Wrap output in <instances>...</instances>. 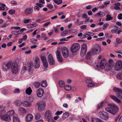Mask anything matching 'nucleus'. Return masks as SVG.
<instances>
[{"label": "nucleus", "mask_w": 122, "mask_h": 122, "mask_svg": "<svg viewBox=\"0 0 122 122\" xmlns=\"http://www.w3.org/2000/svg\"><path fill=\"white\" fill-rule=\"evenodd\" d=\"M114 91L117 94V96L120 95L122 94V90L117 87H114L113 88Z\"/></svg>", "instance_id": "nucleus-17"}, {"label": "nucleus", "mask_w": 122, "mask_h": 122, "mask_svg": "<svg viewBox=\"0 0 122 122\" xmlns=\"http://www.w3.org/2000/svg\"><path fill=\"white\" fill-rule=\"evenodd\" d=\"M33 117L32 115L31 114H29L26 116L25 120L27 122H30L33 119Z\"/></svg>", "instance_id": "nucleus-19"}, {"label": "nucleus", "mask_w": 122, "mask_h": 122, "mask_svg": "<svg viewBox=\"0 0 122 122\" xmlns=\"http://www.w3.org/2000/svg\"><path fill=\"white\" fill-rule=\"evenodd\" d=\"M44 94V90L41 88H39L36 92L37 96L39 97H42Z\"/></svg>", "instance_id": "nucleus-13"}, {"label": "nucleus", "mask_w": 122, "mask_h": 122, "mask_svg": "<svg viewBox=\"0 0 122 122\" xmlns=\"http://www.w3.org/2000/svg\"><path fill=\"white\" fill-rule=\"evenodd\" d=\"M15 11L14 10H10L9 11V13L11 15H13L14 14Z\"/></svg>", "instance_id": "nucleus-50"}, {"label": "nucleus", "mask_w": 122, "mask_h": 122, "mask_svg": "<svg viewBox=\"0 0 122 122\" xmlns=\"http://www.w3.org/2000/svg\"><path fill=\"white\" fill-rule=\"evenodd\" d=\"M14 122H19V118L16 117H14L13 119Z\"/></svg>", "instance_id": "nucleus-38"}, {"label": "nucleus", "mask_w": 122, "mask_h": 122, "mask_svg": "<svg viewBox=\"0 0 122 122\" xmlns=\"http://www.w3.org/2000/svg\"><path fill=\"white\" fill-rule=\"evenodd\" d=\"M94 85L95 84L91 82L88 83L87 86L88 87H91L94 86Z\"/></svg>", "instance_id": "nucleus-45"}, {"label": "nucleus", "mask_w": 122, "mask_h": 122, "mask_svg": "<svg viewBox=\"0 0 122 122\" xmlns=\"http://www.w3.org/2000/svg\"><path fill=\"white\" fill-rule=\"evenodd\" d=\"M26 112V110L24 108L22 107H20L18 109L19 113L20 114L24 113Z\"/></svg>", "instance_id": "nucleus-23"}, {"label": "nucleus", "mask_w": 122, "mask_h": 122, "mask_svg": "<svg viewBox=\"0 0 122 122\" xmlns=\"http://www.w3.org/2000/svg\"><path fill=\"white\" fill-rule=\"evenodd\" d=\"M72 88V86L69 85H66L64 86L65 89L67 91H69L71 90Z\"/></svg>", "instance_id": "nucleus-26"}, {"label": "nucleus", "mask_w": 122, "mask_h": 122, "mask_svg": "<svg viewBox=\"0 0 122 122\" xmlns=\"http://www.w3.org/2000/svg\"><path fill=\"white\" fill-rule=\"evenodd\" d=\"M110 97L111 98L118 103H119L121 102L120 100L114 96H111Z\"/></svg>", "instance_id": "nucleus-24"}, {"label": "nucleus", "mask_w": 122, "mask_h": 122, "mask_svg": "<svg viewBox=\"0 0 122 122\" xmlns=\"http://www.w3.org/2000/svg\"><path fill=\"white\" fill-rule=\"evenodd\" d=\"M41 117V116L40 114L38 113L36 114L35 116V117L36 119H38Z\"/></svg>", "instance_id": "nucleus-48"}, {"label": "nucleus", "mask_w": 122, "mask_h": 122, "mask_svg": "<svg viewBox=\"0 0 122 122\" xmlns=\"http://www.w3.org/2000/svg\"><path fill=\"white\" fill-rule=\"evenodd\" d=\"M69 113L68 112H66L63 114L62 118L63 119L66 118L69 116Z\"/></svg>", "instance_id": "nucleus-33"}, {"label": "nucleus", "mask_w": 122, "mask_h": 122, "mask_svg": "<svg viewBox=\"0 0 122 122\" xmlns=\"http://www.w3.org/2000/svg\"><path fill=\"white\" fill-rule=\"evenodd\" d=\"M110 75L112 76H114L116 74V72L114 70H112L110 72Z\"/></svg>", "instance_id": "nucleus-44"}, {"label": "nucleus", "mask_w": 122, "mask_h": 122, "mask_svg": "<svg viewBox=\"0 0 122 122\" xmlns=\"http://www.w3.org/2000/svg\"><path fill=\"white\" fill-rule=\"evenodd\" d=\"M105 15L106 14L104 12L99 11L98 13L95 14V17L99 16L102 17L105 16Z\"/></svg>", "instance_id": "nucleus-20"}, {"label": "nucleus", "mask_w": 122, "mask_h": 122, "mask_svg": "<svg viewBox=\"0 0 122 122\" xmlns=\"http://www.w3.org/2000/svg\"><path fill=\"white\" fill-rule=\"evenodd\" d=\"M33 67V63L32 62H30L29 63L28 68V71L29 72H32L33 70H32V67Z\"/></svg>", "instance_id": "nucleus-28"}, {"label": "nucleus", "mask_w": 122, "mask_h": 122, "mask_svg": "<svg viewBox=\"0 0 122 122\" xmlns=\"http://www.w3.org/2000/svg\"><path fill=\"white\" fill-rule=\"evenodd\" d=\"M48 62L51 65L54 64L55 61L54 60L51 54H49L48 56Z\"/></svg>", "instance_id": "nucleus-14"}, {"label": "nucleus", "mask_w": 122, "mask_h": 122, "mask_svg": "<svg viewBox=\"0 0 122 122\" xmlns=\"http://www.w3.org/2000/svg\"><path fill=\"white\" fill-rule=\"evenodd\" d=\"M116 77L118 79L122 80V72H121L117 74Z\"/></svg>", "instance_id": "nucleus-31"}, {"label": "nucleus", "mask_w": 122, "mask_h": 122, "mask_svg": "<svg viewBox=\"0 0 122 122\" xmlns=\"http://www.w3.org/2000/svg\"><path fill=\"white\" fill-rule=\"evenodd\" d=\"M116 41L117 43L119 44L121 43L122 42L121 40L120 39L118 38H117L116 39Z\"/></svg>", "instance_id": "nucleus-60"}, {"label": "nucleus", "mask_w": 122, "mask_h": 122, "mask_svg": "<svg viewBox=\"0 0 122 122\" xmlns=\"http://www.w3.org/2000/svg\"><path fill=\"white\" fill-rule=\"evenodd\" d=\"M33 9L30 7H28L24 10V13L25 14L29 15L31 14L33 12Z\"/></svg>", "instance_id": "nucleus-16"}, {"label": "nucleus", "mask_w": 122, "mask_h": 122, "mask_svg": "<svg viewBox=\"0 0 122 122\" xmlns=\"http://www.w3.org/2000/svg\"><path fill=\"white\" fill-rule=\"evenodd\" d=\"M38 110L39 111H42L45 108L46 104L44 102H41L38 104Z\"/></svg>", "instance_id": "nucleus-9"}, {"label": "nucleus", "mask_w": 122, "mask_h": 122, "mask_svg": "<svg viewBox=\"0 0 122 122\" xmlns=\"http://www.w3.org/2000/svg\"><path fill=\"white\" fill-rule=\"evenodd\" d=\"M51 24V22H46L43 25V26L44 27H47L50 24Z\"/></svg>", "instance_id": "nucleus-51"}, {"label": "nucleus", "mask_w": 122, "mask_h": 122, "mask_svg": "<svg viewBox=\"0 0 122 122\" xmlns=\"http://www.w3.org/2000/svg\"><path fill=\"white\" fill-rule=\"evenodd\" d=\"M1 119L6 121L9 122L10 121L11 118L10 116L6 114L1 116Z\"/></svg>", "instance_id": "nucleus-15"}, {"label": "nucleus", "mask_w": 122, "mask_h": 122, "mask_svg": "<svg viewBox=\"0 0 122 122\" xmlns=\"http://www.w3.org/2000/svg\"><path fill=\"white\" fill-rule=\"evenodd\" d=\"M114 69L116 71L120 70L122 68V61L121 60L117 61L114 67Z\"/></svg>", "instance_id": "nucleus-8"}, {"label": "nucleus", "mask_w": 122, "mask_h": 122, "mask_svg": "<svg viewBox=\"0 0 122 122\" xmlns=\"http://www.w3.org/2000/svg\"><path fill=\"white\" fill-rule=\"evenodd\" d=\"M63 112V111H57L55 113V115H59L61 114Z\"/></svg>", "instance_id": "nucleus-53"}, {"label": "nucleus", "mask_w": 122, "mask_h": 122, "mask_svg": "<svg viewBox=\"0 0 122 122\" xmlns=\"http://www.w3.org/2000/svg\"><path fill=\"white\" fill-rule=\"evenodd\" d=\"M69 32V31L68 30L64 31L61 33V36H64L68 33Z\"/></svg>", "instance_id": "nucleus-37"}, {"label": "nucleus", "mask_w": 122, "mask_h": 122, "mask_svg": "<svg viewBox=\"0 0 122 122\" xmlns=\"http://www.w3.org/2000/svg\"><path fill=\"white\" fill-rule=\"evenodd\" d=\"M27 70V68L26 66H24L22 68L20 73L22 74H23L26 72Z\"/></svg>", "instance_id": "nucleus-27"}, {"label": "nucleus", "mask_w": 122, "mask_h": 122, "mask_svg": "<svg viewBox=\"0 0 122 122\" xmlns=\"http://www.w3.org/2000/svg\"><path fill=\"white\" fill-rule=\"evenodd\" d=\"M36 5H37L38 7H41L43 6V5L42 4H40L39 3H37L36 4Z\"/></svg>", "instance_id": "nucleus-59"}, {"label": "nucleus", "mask_w": 122, "mask_h": 122, "mask_svg": "<svg viewBox=\"0 0 122 122\" xmlns=\"http://www.w3.org/2000/svg\"><path fill=\"white\" fill-rule=\"evenodd\" d=\"M117 18L119 20H121L122 19V14L120 13L118 14Z\"/></svg>", "instance_id": "nucleus-55"}, {"label": "nucleus", "mask_w": 122, "mask_h": 122, "mask_svg": "<svg viewBox=\"0 0 122 122\" xmlns=\"http://www.w3.org/2000/svg\"><path fill=\"white\" fill-rule=\"evenodd\" d=\"M19 66L16 63H13L11 66V71L12 73L14 74H15L18 72Z\"/></svg>", "instance_id": "nucleus-4"}, {"label": "nucleus", "mask_w": 122, "mask_h": 122, "mask_svg": "<svg viewBox=\"0 0 122 122\" xmlns=\"http://www.w3.org/2000/svg\"><path fill=\"white\" fill-rule=\"evenodd\" d=\"M51 115V112L49 110L46 111L45 113V117L49 122H51L52 120Z\"/></svg>", "instance_id": "nucleus-6"}, {"label": "nucleus", "mask_w": 122, "mask_h": 122, "mask_svg": "<svg viewBox=\"0 0 122 122\" xmlns=\"http://www.w3.org/2000/svg\"><path fill=\"white\" fill-rule=\"evenodd\" d=\"M45 68H47L48 66V64L47 61L42 62Z\"/></svg>", "instance_id": "nucleus-41"}, {"label": "nucleus", "mask_w": 122, "mask_h": 122, "mask_svg": "<svg viewBox=\"0 0 122 122\" xmlns=\"http://www.w3.org/2000/svg\"><path fill=\"white\" fill-rule=\"evenodd\" d=\"M113 66L112 65H110L109 64H107L105 68L106 71H110L113 67Z\"/></svg>", "instance_id": "nucleus-22"}, {"label": "nucleus", "mask_w": 122, "mask_h": 122, "mask_svg": "<svg viewBox=\"0 0 122 122\" xmlns=\"http://www.w3.org/2000/svg\"><path fill=\"white\" fill-rule=\"evenodd\" d=\"M57 59L59 62H62L63 61V59L62 56L58 57L57 58Z\"/></svg>", "instance_id": "nucleus-47"}, {"label": "nucleus", "mask_w": 122, "mask_h": 122, "mask_svg": "<svg viewBox=\"0 0 122 122\" xmlns=\"http://www.w3.org/2000/svg\"><path fill=\"white\" fill-rule=\"evenodd\" d=\"M40 85V83L39 82H35L34 84L36 88L38 87Z\"/></svg>", "instance_id": "nucleus-49"}, {"label": "nucleus", "mask_w": 122, "mask_h": 122, "mask_svg": "<svg viewBox=\"0 0 122 122\" xmlns=\"http://www.w3.org/2000/svg\"><path fill=\"white\" fill-rule=\"evenodd\" d=\"M117 30L115 29V28H114L111 30V31L112 33H115L116 32Z\"/></svg>", "instance_id": "nucleus-57"}, {"label": "nucleus", "mask_w": 122, "mask_h": 122, "mask_svg": "<svg viewBox=\"0 0 122 122\" xmlns=\"http://www.w3.org/2000/svg\"><path fill=\"white\" fill-rule=\"evenodd\" d=\"M40 63L38 58H36L35 60V67L36 68H38L40 66Z\"/></svg>", "instance_id": "nucleus-18"}, {"label": "nucleus", "mask_w": 122, "mask_h": 122, "mask_svg": "<svg viewBox=\"0 0 122 122\" xmlns=\"http://www.w3.org/2000/svg\"><path fill=\"white\" fill-rule=\"evenodd\" d=\"M80 48L79 44L78 43H75L71 46V51L72 53H75L78 51Z\"/></svg>", "instance_id": "nucleus-3"}, {"label": "nucleus", "mask_w": 122, "mask_h": 122, "mask_svg": "<svg viewBox=\"0 0 122 122\" xmlns=\"http://www.w3.org/2000/svg\"><path fill=\"white\" fill-rule=\"evenodd\" d=\"M20 92V90L18 88H17V89H15L14 91V92L15 93H19Z\"/></svg>", "instance_id": "nucleus-58"}, {"label": "nucleus", "mask_w": 122, "mask_h": 122, "mask_svg": "<svg viewBox=\"0 0 122 122\" xmlns=\"http://www.w3.org/2000/svg\"><path fill=\"white\" fill-rule=\"evenodd\" d=\"M96 122H104L103 121L99 118H96L95 119Z\"/></svg>", "instance_id": "nucleus-54"}, {"label": "nucleus", "mask_w": 122, "mask_h": 122, "mask_svg": "<svg viewBox=\"0 0 122 122\" xmlns=\"http://www.w3.org/2000/svg\"><path fill=\"white\" fill-rule=\"evenodd\" d=\"M57 4H59L61 3L62 1V0H53Z\"/></svg>", "instance_id": "nucleus-39"}, {"label": "nucleus", "mask_w": 122, "mask_h": 122, "mask_svg": "<svg viewBox=\"0 0 122 122\" xmlns=\"http://www.w3.org/2000/svg\"><path fill=\"white\" fill-rule=\"evenodd\" d=\"M25 92L27 94L30 95L32 92V90L30 87L27 88L25 90Z\"/></svg>", "instance_id": "nucleus-25"}, {"label": "nucleus", "mask_w": 122, "mask_h": 122, "mask_svg": "<svg viewBox=\"0 0 122 122\" xmlns=\"http://www.w3.org/2000/svg\"><path fill=\"white\" fill-rule=\"evenodd\" d=\"M99 114L100 117L102 119L107 120L109 118L108 114L106 112L100 111L99 112Z\"/></svg>", "instance_id": "nucleus-7"}, {"label": "nucleus", "mask_w": 122, "mask_h": 122, "mask_svg": "<svg viewBox=\"0 0 122 122\" xmlns=\"http://www.w3.org/2000/svg\"><path fill=\"white\" fill-rule=\"evenodd\" d=\"M47 6L50 9H52L53 7V6L51 4L47 5Z\"/></svg>", "instance_id": "nucleus-56"}, {"label": "nucleus", "mask_w": 122, "mask_h": 122, "mask_svg": "<svg viewBox=\"0 0 122 122\" xmlns=\"http://www.w3.org/2000/svg\"><path fill=\"white\" fill-rule=\"evenodd\" d=\"M106 17L107 18L106 20L107 21L111 20H112L113 18L112 17H111V15L109 14L107 15Z\"/></svg>", "instance_id": "nucleus-36"}, {"label": "nucleus", "mask_w": 122, "mask_h": 122, "mask_svg": "<svg viewBox=\"0 0 122 122\" xmlns=\"http://www.w3.org/2000/svg\"><path fill=\"white\" fill-rule=\"evenodd\" d=\"M108 106L110 107H106L105 110L109 113L114 115L116 114L119 111L118 108L113 104H109L108 105Z\"/></svg>", "instance_id": "nucleus-1"}, {"label": "nucleus", "mask_w": 122, "mask_h": 122, "mask_svg": "<svg viewBox=\"0 0 122 122\" xmlns=\"http://www.w3.org/2000/svg\"><path fill=\"white\" fill-rule=\"evenodd\" d=\"M41 58L42 62L47 61L46 57L44 53L41 54Z\"/></svg>", "instance_id": "nucleus-30"}, {"label": "nucleus", "mask_w": 122, "mask_h": 122, "mask_svg": "<svg viewBox=\"0 0 122 122\" xmlns=\"http://www.w3.org/2000/svg\"><path fill=\"white\" fill-rule=\"evenodd\" d=\"M109 25V24L108 23H106L104 24L103 25V29L105 30L107 29V27Z\"/></svg>", "instance_id": "nucleus-46"}, {"label": "nucleus", "mask_w": 122, "mask_h": 122, "mask_svg": "<svg viewBox=\"0 0 122 122\" xmlns=\"http://www.w3.org/2000/svg\"><path fill=\"white\" fill-rule=\"evenodd\" d=\"M13 63H14L12 62L11 61L8 62L5 65V66H2L3 70L5 71L10 69V67L11 68V66H12Z\"/></svg>", "instance_id": "nucleus-11"}, {"label": "nucleus", "mask_w": 122, "mask_h": 122, "mask_svg": "<svg viewBox=\"0 0 122 122\" xmlns=\"http://www.w3.org/2000/svg\"><path fill=\"white\" fill-rule=\"evenodd\" d=\"M107 63L106 61L104 59H103L101 61L99 65L98 64H95L94 66L97 68L96 69H98L99 67L101 68H102L105 67Z\"/></svg>", "instance_id": "nucleus-10"}, {"label": "nucleus", "mask_w": 122, "mask_h": 122, "mask_svg": "<svg viewBox=\"0 0 122 122\" xmlns=\"http://www.w3.org/2000/svg\"><path fill=\"white\" fill-rule=\"evenodd\" d=\"M92 54L91 51L88 52L86 55V58L87 59H89L92 56Z\"/></svg>", "instance_id": "nucleus-34"}, {"label": "nucleus", "mask_w": 122, "mask_h": 122, "mask_svg": "<svg viewBox=\"0 0 122 122\" xmlns=\"http://www.w3.org/2000/svg\"><path fill=\"white\" fill-rule=\"evenodd\" d=\"M103 103L102 102L98 104L97 107V108L99 109L100 108H102L103 107Z\"/></svg>", "instance_id": "nucleus-40"}, {"label": "nucleus", "mask_w": 122, "mask_h": 122, "mask_svg": "<svg viewBox=\"0 0 122 122\" xmlns=\"http://www.w3.org/2000/svg\"><path fill=\"white\" fill-rule=\"evenodd\" d=\"M41 85L43 87H46L47 85V83L46 81H43L41 84Z\"/></svg>", "instance_id": "nucleus-35"}, {"label": "nucleus", "mask_w": 122, "mask_h": 122, "mask_svg": "<svg viewBox=\"0 0 122 122\" xmlns=\"http://www.w3.org/2000/svg\"><path fill=\"white\" fill-rule=\"evenodd\" d=\"M15 112L13 110H11L7 112L6 114L10 117L15 114Z\"/></svg>", "instance_id": "nucleus-29"}, {"label": "nucleus", "mask_w": 122, "mask_h": 122, "mask_svg": "<svg viewBox=\"0 0 122 122\" xmlns=\"http://www.w3.org/2000/svg\"><path fill=\"white\" fill-rule=\"evenodd\" d=\"M23 106L25 107H30L31 106V103L29 102L24 101L22 102Z\"/></svg>", "instance_id": "nucleus-21"}, {"label": "nucleus", "mask_w": 122, "mask_h": 122, "mask_svg": "<svg viewBox=\"0 0 122 122\" xmlns=\"http://www.w3.org/2000/svg\"><path fill=\"white\" fill-rule=\"evenodd\" d=\"M108 64L113 66L114 63L113 60L111 59H110L109 61V62Z\"/></svg>", "instance_id": "nucleus-42"}, {"label": "nucleus", "mask_w": 122, "mask_h": 122, "mask_svg": "<svg viewBox=\"0 0 122 122\" xmlns=\"http://www.w3.org/2000/svg\"><path fill=\"white\" fill-rule=\"evenodd\" d=\"M59 84L60 86L61 87H64L65 85V82L63 81H59Z\"/></svg>", "instance_id": "nucleus-32"}, {"label": "nucleus", "mask_w": 122, "mask_h": 122, "mask_svg": "<svg viewBox=\"0 0 122 122\" xmlns=\"http://www.w3.org/2000/svg\"><path fill=\"white\" fill-rule=\"evenodd\" d=\"M62 53L63 57L67 58L69 56V51L68 49L66 47H64L62 49Z\"/></svg>", "instance_id": "nucleus-12"}, {"label": "nucleus", "mask_w": 122, "mask_h": 122, "mask_svg": "<svg viewBox=\"0 0 122 122\" xmlns=\"http://www.w3.org/2000/svg\"><path fill=\"white\" fill-rule=\"evenodd\" d=\"M87 45L86 44L84 43L82 44L80 54L81 56L83 57L86 55L87 51Z\"/></svg>", "instance_id": "nucleus-5"}, {"label": "nucleus", "mask_w": 122, "mask_h": 122, "mask_svg": "<svg viewBox=\"0 0 122 122\" xmlns=\"http://www.w3.org/2000/svg\"><path fill=\"white\" fill-rule=\"evenodd\" d=\"M2 93L4 95H5L8 93V91L5 90H4L3 91Z\"/></svg>", "instance_id": "nucleus-64"}, {"label": "nucleus", "mask_w": 122, "mask_h": 122, "mask_svg": "<svg viewBox=\"0 0 122 122\" xmlns=\"http://www.w3.org/2000/svg\"><path fill=\"white\" fill-rule=\"evenodd\" d=\"M104 38H99L96 39V41H102L104 40Z\"/></svg>", "instance_id": "nucleus-61"}, {"label": "nucleus", "mask_w": 122, "mask_h": 122, "mask_svg": "<svg viewBox=\"0 0 122 122\" xmlns=\"http://www.w3.org/2000/svg\"><path fill=\"white\" fill-rule=\"evenodd\" d=\"M56 55L57 58L62 56L61 55L60 52L58 51H57L56 53Z\"/></svg>", "instance_id": "nucleus-43"}, {"label": "nucleus", "mask_w": 122, "mask_h": 122, "mask_svg": "<svg viewBox=\"0 0 122 122\" xmlns=\"http://www.w3.org/2000/svg\"><path fill=\"white\" fill-rule=\"evenodd\" d=\"M20 102L19 101H17L15 102V103L16 105L19 106L20 105Z\"/></svg>", "instance_id": "nucleus-63"}, {"label": "nucleus", "mask_w": 122, "mask_h": 122, "mask_svg": "<svg viewBox=\"0 0 122 122\" xmlns=\"http://www.w3.org/2000/svg\"><path fill=\"white\" fill-rule=\"evenodd\" d=\"M101 51L100 46L96 44L94 45V47L92 49L91 52L92 55H96L98 54Z\"/></svg>", "instance_id": "nucleus-2"}, {"label": "nucleus", "mask_w": 122, "mask_h": 122, "mask_svg": "<svg viewBox=\"0 0 122 122\" xmlns=\"http://www.w3.org/2000/svg\"><path fill=\"white\" fill-rule=\"evenodd\" d=\"M10 3L11 4L16 5L17 4V2L14 0L12 1H11Z\"/></svg>", "instance_id": "nucleus-62"}, {"label": "nucleus", "mask_w": 122, "mask_h": 122, "mask_svg": "<svg viewBox=\"0 0 122 122\" xmlns=\"http://www.w3.org/2000/svg\"><path fill=\"white\" fill-rule=\"evenodd\" d=\"M85 81L86 83H88L91 82V80L89 78L85 79Z\"/></svg>", "instance_id": "nucleus-52"}]
</instances>
